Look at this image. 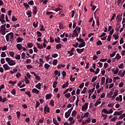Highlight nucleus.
I'll list each match as a JSON object with an SVG mask.
<instances>
[{"label":"nucleus","instance_id":"45","mask_svg":"<svg viewBox=\"0 0 125 125\" xmlns=\"http://www.w3.org/2000/svg\"><path fill=\"white\" fill-rule=\"evenodd\" d=\"M23 5L26 9H28V7L30 6V5H29L27 3H24Z\"/></svg>","mask_w":125,"mask_h":125},{"label":"nucleus","instance_id":"10","mask_svg":"<svg viewBox=\"0 0 125 125\" xmlns=\"http://www.w3.org/2000/svg\"><path fill=\"white\" fill-rule=\"evenodd\" d=\"M32 91V93H36V94H39V92H40V91L37 88H33Z\"/></svg>","mask_w":125,"mask_h":125},{"label":"nucleus","instance_id":"3","mask_svg":"<svg viewBox=\"0 0 125 125\" xmlns=\"http://www.w3.org/2000/svg\"><path fill=\"white\" fill-rule=\"evenodd\" d=\"M71 112H72V111H71V110H68L67 112H65V118L66 119H68V118H69V116H70Z\"/></svg>","mask_w":125,"mask_h":125},{"label":"nucleus","instance_id":"64","mask_svg":"<svg viewBox=\"0 0 125 125\" xmlns=\"http://www.w3.org/2000/svg\"><path fill=\"white\" fill-rule=\"evenodd\" d=\"M28 4H29L30 5H33V4H34V1L33 0H30L28 2Z\"/></svg>","mask_w":125,"mask_h":125},{"label":"nucleus","instance_id":"40","mask_svg":"<svg viewBox=\"0 0 125 125\" xmlns=\"http://www.w3.org/2000/svg\"><path fill=\"white\" fill-rule=\"evenodd\" d=\"M61 67H62V68H64L65 65H64V64H59L58 65V69H61Z\"/></svg>","mask_w":125,"mask_h":125},{"label":"nucleus","instance_id":"36","mask_svg":"<svg viewBox=\"0 0 125 125\" xmlns=\"http://www.w3.org/2000/svg\"><path fill=\"white\" fill-rule=\"evenodd\" d=\"M96 80H97V76H94L92 78L91 83H93L94 82H95V81H96Z\"/></svg>","mask_w":125,"mask_h":125},{"label":"nucleus","instance_id":"19","mask_svg":"<svg viewBox=\"0 0 125 125\" xmlns=\"http://www.w3.org/2000/svg\"><path fill=\"white\" fill-rule=\"evenodd\" d=\"M40 31H43V32H44L45 31V28H44V26H43V24L40 25Z\"/></svg>","mask_w":125,"mask_h":125},{"label":"nucleus","instance_id":"35","mask_svg":"<svg viewBox=\"0 0 125 125\" xmlns=\"http://www.w3.org/2000/svg\"><path fill=\"white\" fill-rule=\"evenodd\" d=\"M64 96H65V97H66V98H67V99L70 98V97H71V94L70 93L65 94L64 95Z\"/></svg>","mask_w":125,"mask_h":125},{"label":"nucleus","instance_id":"6","mask_svg":"<svg viewBox=\"0 0 125 125\" xmlns=\"http://www.w3.org/2000/svg\"><path fill=\"white\" fill-rule=\"evenodd\" d=\"M3 68H4L5 71H6L7 70H10V67H9L8 64L6 63L3 65Z\"/></svg>","mask_w":125,"mask_h":125},{"label":"nucleus","instance_id":"22","mask_svg":"<svg viewBox=\"0 0 125 125\" xmlns=\"http://www.w3.org/2000/svg\"><path fill=\"white\" fill-rule=\"evenodd\" d=\"M44 67L46 70H48V69H49V67H50V65L47 63H45Z\"/></svg>","mask_w":125,"mask_h":125},{"label":"nucleus","instance_id":"63","mask_svg":"<svg viewBox=\"0 0 125 125\" xmlns=\"http://www.w3.org/2000/svg\"><path fill=\"white\" fill-rule=\"evenodd\" d=\"M111 122H115L117 121V117H114L110 120Z\"/></svg>","mask_w":125,"mask_h":125},{"label":"nucleus","instance_id":"14","mask_svg":"<svg viewBox=\"0 0 125 125\" xmlns=\"http://www.w3.org/2000/svg\"><path fill=\"white\" fill-rule=\"evenodd\" d=\"M112 72H114V73H113L114 75H117V74H118V73H119V68L116 67V70H115L114 69H113Z\"/></svg>","mask_w":125,"mask_h":125},{"label":"nucleus","instance_id":"21","mask_svg":"<svg viewBox=\"0 0 125 125\" xmlns=\"http://www.w3.org/2000/svg\"><path fill=\"white\" fill-rule=\"evenodd\" d=\"M8 35H9V36H10V38L11 39V40H13V39L14 38V36L13 35V33L10 32V33H8Z\"/></svg>","mask_w":125,"mask_h":125},{"label":"nucleus","instance_id":"13","mask_svg":"<svg viewBox=\"0 0 125 125\" xmlns=\"http://www.w3.org/2000/svg\"><path fill=\"white\" fill-rule=\"evenodd\" d=\"M35 87H36V88H38V89H41V88H42V84L40 83H38L35 85Z\"/></svg>","mask_w":125,"mask_h":125},{"label":"nucleus","instance_id":"11","mask_svg":"<svg viewBox=\"0 0 125 125\" xmlns=\"http://www.w3.org/2000/svg\"><path fill=\"white\" fill-rule=\"evenodd\" d=\"M106 79V78H105L104 77H103L101 79V83H100L101 85H103V84H104V83H105V80Z\"/></svg>","mask_w":125,"mask_h":125},{"label":"nucleus","instance_id":"1","mask_svg":"<svg viewBox=\"0 0 125 125\" xmlns=\"http://www.w3.org/2000/svg\"><path fill=\"white\" fill-rule=\"evenodd\" d=\"M5 61H6V62H7L9 66H13L15 65V64H16V62H15V61L11 60L9 58H6Z\"/></svg>","mask_w":125,"mask_h":125},{"label":"nucleus","instance_id":"49","mask_svg":"<svg viewBox=\"0 0 125 125\" xmlns=\"http://www.w3.org/2000/svg\"><path fill=\"white\" fill-rule=\"evenodd\" d=\"M0 62L1 64H4V63H5V60L4 58H1L0 60Z\"/></svg>","mask_w":125,"mask_h":125},{"label":"nucleus","instance_id":"44","mask_svg":"<svg viewBox=\"0 0 125 125\" xmlns=\"http://www.w3.org/2000/svg\"><path fill=\"white\" fill-rule=\"evenodd\" d=\"M102 112L104 113V114H108V111L106 109L104 108L102 110Z\"/></svg>","mask_w":125,"mask_h":125},{"label":"nucleus","instance_id":"55","mask_svg":"<svg viewBox=\"0 0 125 125\" xmlns=\"http://www.w3.org/2000/svg\"><path fill=\"white\" fill-rule=\"evenodd\" d=\"M111 39H112V36L109 35L108 36L107 40L108 41V42H111Z\"/></svg>","mask_w":125,"mask_h":125},{"label":"nucleus","instance_id":"56","mask_svg":"<svg viewBox=\"0 0 125 125\" xmlns=\"http://www.w3.org/2000/svg\"><path fill=\"white\" fill-rule=\"evenodd\" d=\"M38 23H39V21H37L36 23L35 22H33V25L34 28H37V27H38Z\"/></svg>","mask_w":125,"mask_h":125},{"label":"nucleus","instance_id":"46","mask_svg":"<svg viewBox=\"0 0 125 125\" xmlns=\"http://www.w3.org/2000/svg\"><path fill=\"white\" fill-rule=\"evenodd\" d=\"M11 57H13L14 56V52L11 51L9 53Z\"/></svg>","mask_w":125,"mask_h":125},{"label":"nucleus","instance_id":"38","mask_svg":"<svg viewBox=\"0 0 125 125\" xmlns=\"http://www.w3.org/2000/svg\"><path fill=\"white\" fill-rule=\"evenodd\" d=\"M25 83H26V84H28V83H30V81H29V80H28V78H27L26 77H25Z\"/></svg>","mask_w":125,"mask_h":125},{"label":"nucleus","instance_id":"52","mask_svg":"<svg viewBox=\"0 0 125 125\" xmlns=\"http://www.w3.org/2000/svg\"><path fill=\"white\" fill-rule=\"evenodd\" d=\"M25 94H27L29 97H31V93H30V91L25 92Z\"/></svg>","mask_w":125,"mask_h":125},{"label":"nucleus","instance_id":"61","mask_svg":"<svg viewBox=\"0 0 125 125\" xmlns=\"http://www.w3.org/2000/svg\"><path fill=\"white\" fill-rule=\"evenodd\" d=\"M37 36L38 37H42V33H41V32L37 31Z\"/></svg>","mask_w":125,"mask_h":125},{"label":"nucleus","instance_id":"54","mask_svg":"<svg viewBox=\"0 0 125 125\" xmlns=\"http://www.w3.org/2000/svg\"><path fill=\"white\" fill-rule=\"evenodd\" d=\"M12 21H13L14 22L15 21H17V20H18V19L17 18H16V17H15V16H13L12 18Z\"/></svg>","mask_w":125,"mask_h":125},{"label":"nucleus","instance_id":"51","mask_svg":"<svg viewBox=\"0 0 125 125\" xmlns=\"http://www.w3.org/2000/svg\"><path fill=\"white\" fill-rule=\"evenodd\" d=\"M1 57H5L6 56V54L4 52H2V53L0 55Z\"/></svg>","mask_w":125,"mask_h":125},{"label":"nucleus","instance_id":"28","mask_svg":"<svg viewBox=\"0 0 125 125\" xmlns=\"http://www.w3.org/2000/svg\"><path fill=\"white\" fill-rule=\"evenodd\" d=\"M33 43L29 42L27 43V46L29 48H32L33 47Z\"/></svg>","mask_w":125,"mask_h":125},{"label":"nucleus","instance_id":"43","mask_svg":"<svg viewBox=\"0 0 125 125\" xmlns=\"http://www.w3.org/2000/svg\"><path fill=\"white\" fill-rule=\"evenodd\" d=\"M117 80H120V77L118 76L114 77L113 83H116V81H117Z\"/></svg>","mask_w":125,"mask_h":125},{"label":"nucleus","instance_id":"33","mask_svg":"<svg viewBox=\"0 0 125 125\" xmlns=\"http://www.w3.org/2000/svg\"><path fill=\"white\" fill-rule=\"evenodd\" d=\"M53 122L55 125H59V123L57 122V120H55V119H53Z\"/></svg>","mask_w":125,"mask_h":125},{"label":"nucleus","instance_id":"5","mask_svg":"<svg viewBox=\"0 0 125 125\" xmlns=\"http://www.w3.org/2000/svg\"><path fill=\"white\" fill-rule=\"evenodd\" d=\"M46 111L47 112V113H50V112L49 111V107H48V105H46L44 108V112L45 114H46Z\"/></svg>","mask_w":125,"mask_h":125},{"label":"nucleus","instance_id":"60","mask_svg":"<svg viewBox=\"0 0 125 125\" xmlns=\"http://www.w3.org/2000/svg\"><path fill=\"white\" fill-rule=\"evenodd\" d=\"M17 116L18 119H20L21 115H20V112L18 111L17 112Z\"/></svg>","mask_w":125,"mask_h":125},{"label":"nucleus","instance_id":"47","mask_svg":"<svg viewBox=\"0 0 125 125\" xmlns=\"http://www.w3.org/2000/svg\"><path fill=\"white\" fill-rule=\"evenodd\" d=\"M15 58L17 59V60H20L21 59V56H20V55H17V56L15 57Z\"/></svg>","mask_w":125,"mask_h":125},{"label":"nucleus","instance_id":"42","mask_svg":"<svg viewBox=\"0 0 125 125\" xmlns=\"http://www.w3.org/2000/svg\"><path fill=\"white\" fill-rule=\"evenodd\" d=\"M97 45H102L103 43H102V42H101V41L100 40H99L97 43Z\"/></svg>","mask_w":125,"mask_h":125},{"label":"nucleus","instance_id":"58","mask_svg":"<svg viewBox=\"0 0 125 125\" xmlns=\"http://www.w3.org/2000/svg\"><path fill=\"white\" fill-rule=\"evenodd\" d=\"M85 123H87L88 124H90V122H91V120H90V118H88L87 120L85 121Z\"/></svg>","mask_w":125,"mask_h":125},{"label":"nucleus","instance_id":"50","mask_svg":"<svg viewBox=\"0 0 125 125\" xmlns=\"http://www.w3.org/2000/svg\"><path fill=\"white\" fill-rule=\"evenodd\" d=\"M88 116H89V112H86L84 114L85 118H88Z\"/></svg>","mask_w":125,"mask_h":125},{"label":"nucleus","instance_id":"39","mask_svg":"<svg viewBox=\"0 0 125 125\" xmlns=\"http://www.w3.org/2000/svg\"><path fill=\"white\" fill-rule=\"evenodd\" d=\"M113 37L114 38L115 40H118V39H119V35L118 34H113Z\"/></svg>","mask_w":125,"mask_h":125},{"label":"nucleus","instance_id":"53","mask_svg":"<svg viewBox=\"0 0 125 125\" xmlns=\"http://www.w3.org/2000/svg\"><path fill=\"white\" fill-rule=\"evenodd\" d=\"M52 57H53V58H56V57H58V54H57L56 53L52 54Z\"/></svg>","mask_w":125,"mask_h":125},{"label":"nucleus","instance_id":"30","mask_svg":"<svg viewBox=\"0 0 125 125\" xmlns=\"http://www.w3.org/2000/svg\"><path fill=\"white\" fill-rule=\"evenodd\" d=\"M117 60H119V59H121V58H122V57L121 56V55H120V54L119 53H117L116 54V56L115 57Z\"/></svg>","mask_w":125,"mask_h":125},{"label":"nucleus","instance_id":"15","mask_svg":"<svg viewBox=\"0 0 125 125\" xmlns=\"http://www.w3.org/2000/svg\"><path fill=\"white\" fill-rule=\"evenodd\" d=\"M23 42V39L20 38V37H18L17 39V42L18 43H19V42Z\"/></svg>","mask_w":125,"mask_h":125},{"label":"nucleus","instance_id":"57","mask_svg":"<svg viewBox=\"0 0 125 125\" xmlns=\"http://www.w3.org/2000/svg\"><path fill=\"white\" fill-rule=\"evenodd\" d=\"M50 42L52 43L54 42V39L51 37H50Z\"/></svg>","mask_w":125,"mask_h":125},{"label":"nucleus","instance_id":"32","mask_svg":"<svg viewBox=\"0 0 125 125\" xmlns=\"http://www.w3.org/2000/svg\"><path fill=\"white\" fill-rule=\"evenodd\" d=\"M40 105H41L40 102L39 101H37L36 103L35 108H38L39 107V106H40Z\"/></svg>","mask_w":125,"mask_h":125},{"label":"nucleus","instance_id":"16","mask_svg":"<svg viewBox=\"0 0 125 125\" xmlns=\"http://www.w3.org/2000/svg\"><path fill=\"white\" fill-rule=\"evenodd\" d=\"M77 41L79 42H82V43L85 42L83 39L81 38V36H80L79 38H77Z\"/></svg>","mask_w":125,"mask_h":125},{"label":"nucleus","instance_id":"17","mask_svg":"<svg viewBox=\"0 0 125 125\" xmlns=\"http://www.w3.org/2000/svg\"><path fill=\"white\" fill-rule=\"evenodd\" d=\"M84 46H85V42L80 44L78 47H79V48H81V47H83Z\"/></svg>","mask_w":125,"mask_h":125},{"label":"nucleus","instance_id":"48","mask_svg":"<svg viewBox=\"0 0 125 125\" xmlns=\"http://www.w3.org/2000/svg\"><path fill=\"white\" fill-rule=\"evenodd\" d=\"M58 62V61L56 59V60H54L53 62V65H57V62Z\"/></svg>","mask_w":125,"mask_h":125},{"label":"nucleus","instance_id":"20","mask_svg":"<svg viewBox=\"0 0 125 125\" xmlns=\"http://www.w3.org/2000/svg\"><path fill=\"white\" fill-rule=\"evenodd\" d=\"M38 10V8H37V6H35L34 7V9L33 10V12L34 13V14L36 15L37 14V11Z\"/></svg>","mask_w":125,"mask_h":125},{"label":"nucleus","instance_id":"8","mask_svg":"<svg viewBox=\"0 0 125 125\" xmlns=\"http://www.w3.org/2000/svg\"><path fill=\"white\" fill-rule=\"evenodd\" d=\"M84 51V48H83V49L77 48L76 49V51H77L78 53H79L80 54H82V52H83Z\"/></svg>","mask_w":125,"mask_h":125},{"label":"nucleus","instance_id":"7","mask_svg":"<svg viewBox=\"0 0 125 125\" xmlns=\"http://www.w3.org/2000/svg\"><path fill=\"white\" fill-rule=\"evenodd\" d=\"M5 25H6V23H5L4 24L1 25V29L0 30V33L1 31H5V30H6V28H5Z\"/></svg>","mask_w":125,"mask_h":125},{"label":"nucleus","instance_id":"37","mask_svg":"<svg viewBox=\"0 0 125 125\" xmlns=\"http://www.w3.org/2000/svg\"><path fill=\"white\" fill-rule=\"evenodd\" d=\"M62 79H65V77H66V72L63 71L62 72Z\"/></svg>","mask_w":125,"mask_h":125},{"label":"nucleus","instance_id":"59","mask_svg":"<svg viewBox=\"0 0 125 125\" xmlns=\"http://www.w3.org/2000/svg\"><path fill=\"white\" fill-rule=\"evenodd\" d=\"M86 92V87H84L81 93L84 94Z\"/></svg>","mask_w":125,"mask_h":125},{"label":"nucleus","instance_id":"34","mask_svg":"<svg viewBox=\"0 0 125 125\" xmlns=\"http://www.w3.org/2000/svg\"><path fill=\"white\" fill-rule=\"evenodd\" d=\"M39 74H36L35 75V80H37V81H41V77H40L39 76H38Z\"/></svg>","mask_w":125,"mask_h":125},{"label":"nucleus","instance_id":"18","mask_svg":"<svg viewBox=\"0 0 125 125\" xmlns=\"http://www.w3.org/2000/svg\"><path fill=\"white\" fill-rule=\"evenodd\" d=\"M62 47V44L61 43L57 44L56 46V49H60Z\"/></svg>","mask_w":125,"mask_h":125},{"label":"nucleus","instance_id":"62","mask_svg":"<svg viewBox=\"0 0 125 125\" xmlns=\"http://www.w3.org/2000/svg\"><path fill=\"white\" fill-rule=\"evenodd\" d=\"M7 49V46H4L2 48V51H4V50H6Z\"/></svg>","mask_w":125,"mask_h":125},{"label":"nucleus","instance_id":"41","mask_svg":"<svg viewBox=\"0 0 125 125\" xmlns=\"http://www.w3.org/2000/svg\"><path fill=\"white\" fill-rule=\"evenodd\" d=\"M25 62L27 64H30V63H31V62H32V60H31L30 59H28L26 60Z\"/></svg>","mask_w":125,"mask_h":125},{"label":"nucleus","instance_id":"27","mask_svg":"<svg viewBox=\"0 0 125 125\" xmlns=\"http://www.w3.org/2000/svg\"><path fill=\"white\" fill-rule=\"evenodd\" d=\"M45 98H46V99H50L51 98V95H50V94H47L45 96Z\"/></svg>","mask_w":125,"mask_h":125},{"label":"nucleus","instance_id":"29","mask_svg":"<svg viewBox=\"0 0 125 125\" xmlns=\"http://www.w3.org/2000/svg\"><path fill=\"white\" fill-rule=\"evenodd\" d=\"M94 90H95V87H94V88H93L92 89H89V90H88V93H93V92H94Z\"/></svg>","mask_w":125,"mask_h":125},{"label":"nucleus","instance_id":"26","mask_svg":"<svg viewBox=\"0 0 125 125\" xmlns=\"http://www.w3.org/2000/svg\"><path fill=\"white\" fill-rule=\"evenodd\" d=\"M45 58H46V60H47V61H48L49 59L52 60V58L50 57V55H49L47 56H45Z\"/></svg>","mask_w":125,"mask_h":125},{"label":"nucleus","instance_id":"31","mask_svg":"<svg viewBox=\"0 0 125 125\" xmlns=\"http://www.w3.org/2000/svg\"><path fill=\"white\" fill-rule=\"evenodd\" d=\"M58 83H57V82L55 81L53 82V88H56V85H57Z\"/></svg>","mask_w":125,"mask_h":125},{"label":"nucleus","instance_id":"9","mask_svg":"<svg viewBox=\"0 0 125 125\" xmlns=\"http://www.w3.org/2000/svg\"><path fill=\"white\" fill-rule=\"evenodd\" d=\"M16 47L19 50H21V49L23 48V46H22L21 44H17Z\"/></svg>","mask_w":125,"mask_h":125},{"label":"nucleus","instance_id":"2","mask_svg":"<svg viewBox=\"0 0 125 125\" xmlns=\"http://www.w3.org/2000/svg\"><path fill=\"white\" fill-rule=\"evenodd\" d=\"M87 108H88V104L87 103H85L82 106V110L85 111L87 110Z\"/></svg>","mask_w":125,"mask_h":125},{"label":"nucleus","instance_id":"12","mask_svg":"<svg viewBox=\"0 0 125 125\" xmlns=\"http://www.w3.org/2000/svg\"><path fill=\"white\" fill-rule=\"evenodd\" d=\"M27 15H28V18H30V17H32V11L28 10L26 12Z\"/></svg>","mask_w":125,"mask_h":125},{"label":"nucleus","instance_id":"23","mask_svg":"<svg viewBox=\"0 0 125 125\" xmlns=\"http://www.w3.org/2000/svg\"><path fill=\"white\" fill-rule=\"evenodd\" d=\"M37 44L38 45V48H40V49H42V48H43V46L42 44H40L39 43H37Z\"/></svg>","mask_w":125,"mask_h":125},{"label":"nucleus","instance_id":"25","mask_svg":"<svg viewBox=\"0 0 125 125\" xmlns=\"http://www.w3.org/2000/svg\"><path fill=\"white\" fill-rule=\"evenodd\" d=\"M77 115V111L76 110H73L72 112L71 116L72 117H76Z\"/></svg>","mask_w":125,"mask_h":125},{"label":"nucleus","instance_id":"24","mask_svg":"<svg viewBox=\"0 0 125 125\" xmlns=\"http://www.w3.org/2000/svg\"><path fill=\"white\" fill-rule=\"evenodd\" d=\"M69 85V83L68 82H66L65 83L63 84L62 86V88H65V87H67Z\"/></svg>","mask_w":125,"mask_h":125},{"label":"nucleus","instance_id":"4","mask_svg":"<svg viewBox=\"0 0 125 125\" xmlns=\"http://www.w3.org/2000/svg\"><path fill=\"white\" fill-rule=\"evenodd\" d=\"M117 91V92H116ZM118 95V91L115 90V92L114 93V94L112 96H110V98L111 99V100H114V99H115V98H116V96H117Z\"/></svg>","mask_w":125,"mask_h":125}]
</instances>
